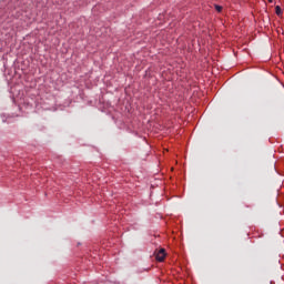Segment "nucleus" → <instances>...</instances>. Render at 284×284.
Listing matches in <instances>:
<instances>
[{"label": "nucleus", "instance_id": "f257e3e1", "mask_svg": "<svg viewBox=\"0 0 284 284\" xmlns=\"http://www.w3.org/2000/svg\"><path fill=\"white\" fill-rule=\"evenodd\" d=\"M166 254H165V250L161 248L158 253H156V260L159 262H163L165 258Z\"/></svg>", "mask_w": 284, "mask_h": 284}, {"label": "nucleus", "instance_id": "f03ea898", "mask_svg": "<svg viewBox=\"0 0 284 284\" xmlns=\"http://www.w3.org/2000/svg\"><path fill=\"white\" fill-rule=\"evenodd\" d=\"M275 10H276V14H277V16H281V14H282V9H281L280 6H277V7L275 8Z\"/></svg>", "mask_w": 284, "mask_h": 284}, {"label": "nucleus", "instance_id": "7ed1b4c3", "mask_svg": "<svg viewBox=\"0 0 284 284\" xmlns=\"http://www.w3.org/2000/svg\"><path fill=\"white\" fill-rule=\"evenodd\" d=\"M217 12H222L223 8L221 6H215Z\"/></svg>", "mask_w": 284, "mask_h": 284}, {"label": "nucleus", "instance_id": "20e7f679", "mask_svg": "<svg viewBox=\"0 0 284 284\" xmlns=\"http://www.w3.org/2000/svg\"><path fill=\"white\" fill-rule=\"evenodd\" d=\"M271 3L273 2V0H268Z\"/></svg>", "mask_w": 284, "mask_h": 284}]
</instances>
